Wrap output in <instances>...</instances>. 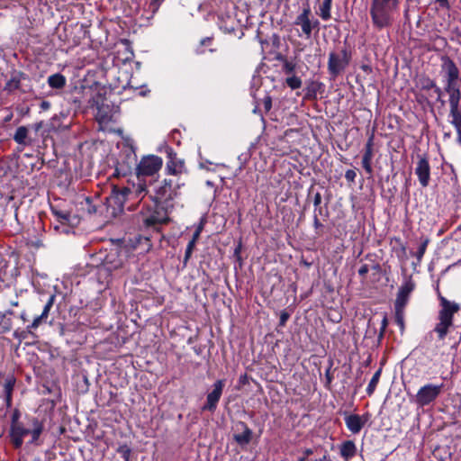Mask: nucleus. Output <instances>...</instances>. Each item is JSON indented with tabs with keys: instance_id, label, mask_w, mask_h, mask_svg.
<instances>
[{
	"instance_id": "f257e3e1",
	"label": "nucleus",
	"mask_w": 461,
	"mask_h": 461,
	"mask_svg": "<svg viewBox=\"0 0 461 461\" xmlns=\"http://www.w3.org/2000/svg\"><path fill=\"white\" fill-rule=\"evenodd\" d=\"M438 298L439 301V310L438 312L437 322L434 327V331L437 333L439 340L445 339L451 329L454 328V316L457 313L461 306L459 303L449 301L444 297L437 289Z\"/></svg>"
},
{
	"instance_id": "f03ea898",
	"label": "nucleus",
	"mask_w": 461,
	"mask_h": 461,
	"mask_svg": "<svg viewBox=\"0 0 461 461\" xmlns=\"http://www.w3.org/2000/svg\"><path fill=\"white\" fill-rule=\"evenodd\" d=\"M162 165V158L155 155L145 156L140 159L136 167V174L139 180L135 186L136 198L142 199L149 193L148 184L142 177L154 176L160 170Z\"/></svg>"
},
{
	"instance_id": "7ed1b4c3",
	"label": "nucleus",
	"mask_w": 461,
	"mask_h": 461,
	"mask_svg": "<svg viewBox=\"0 0 461 461\" xmlns=\"http://www.w3.org/2000/svg\"><path fill=\"white\" fill-rule=\"evenodd\" d=\"M398 5L399 0H373L370 8L373 24L378 29L391 26Z\"/></svg>"
},
{
	"instance_id": "20e7f679",
	"label": "nucleus",
	"mask_w": 461,
	"mask_h": 461,
	"mask_svg": "<svg viewBox=\"0 0 461 461\" xmlns=\"http://www.w3.org/2000/svg\"><path fill=\"white\" fill-rule=\"evenodd\" d=\"M149 185H153L152 190L148 193L150 199L163 208L172 207L171 203L177 195L179 185L173 186L172 180L167 178L156 183L150 181Z\"/></svg>"
},
{
	"instance_id": "39448f33",
	"label": "nucleus",
	"mask_w": 461,
	"mask_h": 461,
	"mask_svg": "<svg viewBox=\"0 0 461 461\" xmlns=\"http://www.w3.org/2000/svg\"><path fill=\"white\" fill-rule=\"evenodd\" d=\"M444 384H426L421 386L414 396V402L419 407L428 406L433 403L442 393Z\"/></svg>"
},
{
	"instance_id": "423d86ee",
	"label": "nucleus",
	"mask_w": 461,
	"mask_h": 461,
	"mask_svg": "<svg viewBox=\"0 0 461 461\" xmlns=\"http://www.w3.org/2000/svg\"><path fill=\"white\" fill-rule=\"evenodd\" d=\"M350 60V53L346 49L332 51L329 55L328 70L330 74L336 77L342 73Z\"/></svg>"
},
{
	"instance_id": "0eeeda50",
	"label": "nucleus",
	"mask_w": 461,
	"mask_h": 461,
	"mask_svg": "<svg viewBox=\"0 0 461 461\" xmlns=\"http://www.w3.org/2000/svg\"><path fill=\"white\" fill-rule=\"evenodd\" d=\"M165 173L168 176H180L187 173L185 159L179 158L172 150L167 152V160L166 162Z\"/></svg>"
},
{
	"instance_id": "6e6552de",
	"label": "nucleus",
	"mask_w": 461,
	"mask_h": 461,
	"mask_svg": "<svg viewBox=\"0 0 461 461\" xmlns=\"http://www.w3.org/2000/svg\"><path fill=\"white\" fill-rule=\"evenodd\" d=\"M311 9L309 5H306L294 21V24L301 26L303 33L307 39L311 37L312 30L319 25L318 20L311 19Z\"/></svg>"
},
{
	"instance_id": "1a4fd4ad",
	"label": "nucleus",
	"mask_w": 461,
	"mask_h": 461,
	"mask_svg": "<svg viewBox=\"0 0 461 461\" xmlns=\"http://www.w3.org/2000/svg\"><path fill=\"white\" fill-rule=\"evenodd\" d=\"M441 68L446 79V86H458L460 73L456 63L450 58L443 57Z\"/></svg>"
},
{
	"instance_id": "9d476101",
	"label": "nucleus",
	"mask_w": 461,
	"mask_h": 461,
	"mask_svg": "<svg viewBox=\"0 0 461 461\" xmlns=\"http://www.w3.org/2000/svg\"><path fill=\"white\" fill-rule=\"evenodd\" d=\"M415 174L422 187H427L430 180V166L427 156L419 155L415 167Z\"/></svg>"
},
{
	"instance_id": "9b49d317",
	"label": "nucleus",
	"mask_w": 461,
	"mask_h": 461,
	"mask_svg": "<svg viewBox=\"0 0 461 461\" xmlns=\"http://www.w3.org/2000/svg\"><path fill=\"white\" fill-rule=\"evenodd\" d=\"M224 384V380H217L213 384V390L208 393L206 403L202 408L203 411H209L213 412L216 410L218 402L220 401L222 393Z\"/></svg>"
},
{
	"instance_id": "f8f14e48",
	"label": "nucleus",
	"mask_w": 461,
	"mask_h": 461,
	"mask_svg": "<svg viewBox=\"0 0 461 461\" xmlns=\"http://www.w3.org/2000/svg\"><path fill=\"white\" fill-rule=\"evenodd\" d=\"M345 424L348 429L353 434H358L368 420V415L345 413Z\"/></svg>"
},
{
	"instance_id": "ddd939ff",
	"label": "nucleus",
	"mask_w": 461,
	"mask_h": 461,
	"mask_svg": "<svg viewBox=\"0 0 461 461\" xmlns=\"http://www.w3.org/2000/svg\"><path fill=\"white\" fill-rule=\"evenodd\" d=\"M414 289V284L411 281L404 283L398 291L397 297L394 303L395 309L404 311V308L409 301L410 294Z\"/></svg>"
},
{
	"instance_id": "4468645a",
	"label": "nucleus",
	"mask_w": 461,
	"mask_h": 461,
	"mask_svg": "<svg viewBox=\"0 0 461 461\" xmlns=\"http://www.w3.org/2000/svg\"><path fill=\"white\" fill-rule=\"evenodd\" d=\"M55 298H56L55 294H51L49 297L41 314L37 316L36 318H34L32 324L27 327V330L29 332H31L32 330H36L41 323L47 321L50 311L54 304Z\"/></svg>"
},
{
	"instance_id": "2eb2a0df",
	"label": "nucleus",
	"mask_w": 461,
	"mask_h": 461,
	"mask_svg": "<svg viewBox=\"0 0 461 461\" xmlns=\"http://www.w3.org/2000/svg\"><path fill=\"white\" fill-rule=\"evenodd\" d=\"M30 433L21 423L14 421L11 427V439L15 447L23 445V438Z\"/></svg>"
},
{
	"instance_id": "dca6fc26",
	"label": "nucleus",
	"mask_w": 461,
	"mask_h": 461,
	"mask_svg": "<svg viewBox=\"0 0 461 461\" xmlns=\"http://www.w3.org/2000/svg\"><path fill=\"white\" fill-rule=\"evenodd\" d=\"M445 91L449 95V113L459 110V102L461 99L459 86H445Z\"/></svg>"
},
{
	"instance_id": "f3484780",
	"label": "nucleus",
	"mask_w": 461,
	"mask_h": 461,
	"mask_svg": "<svg viewBox=\"0 0 461 461\" xmlns=\"http://www.w3.org/2000/svg\"><path fill=\"white\" fill-rule=\"evenodd\" d=\"M133 194L136 196L135 189L131 191L128 187L115 186L112 191L111 198L114 201L115 204L122 206L127 197Z\"/></svg>"
},
{
	"instance_id": "a211bd4d",
	"label": "nucleus",
	"mask_w": 461,
	"mask_h": 461,
	"mask_svg": "<svg viewBox=\"0 0 461 461\" xmlns=\"http://www.w3.org/2000/svg\"><path fill=\"white\" fill-rule=\"evenodd\" d=\"M242 428V432L239 434H234L233 438L234 440L241 445H248L252 438V430L243 422L240 424Z\"/></svg>"
},
{
	"instance_id": "6ab92c4d",
	"label": "nucleus",
	"mask_w": 461,
	"mask_h": 461,
	"mask_svg": "<svg viewBox=\"0 0 461 461\" xmlns=\"http://www.w3.org/2000/svg\"><path fill=\"white\" fill-rule=\"evenodd\" d=\"M24 77V74L20 71L12 73L10 79L6 82L5 90L14 92L20 87L21 81Z\"/></svg>"
},
{
	"instance_id": "aec40b11",
	"label": "nucleus",
	"mask_w": 461,
	"mask_h": 461,
	"mask_svg": "<svg viewBox=\"0 0 461 461\" xmlns=\"http://www.w3.org/2000/svg\"><path fill=\"white\" fill-rule=\"evenodd\" d=\"M340 455L345 460H349L357 453L356 444L352 440L343 442L339 447Z\"/></svg>"
},
{
	"instance_id": "412c9836",
	"label": "nucleus",
	"mask_w": 461,
	"mask_h": 461,
	"mask_svg": "<svg viewBox=\"0 0 461 461\" xmlns=\"http://www.w3.org/2000/svg\"><path fill=\"white\" fill-rule=\"evenodd\" d=\"M92 105L95 106L98 110V116L101 121H105L108 119L107 112L105 111V105L104 104V100L101 98L100 95L93 97Z\"/></svg>"
},
{
	"instance_id": "4be33fe9",
	"label": "nucleus",
	"mask_w": 461,
	"mask_h": 461,
	"mask_svg": "<svg viewBox=\"0 0 461 461\" xmlns=\"http://www.w3.org/2000/svg\"><path fill=\"white\" fill-rule=\"evenodd\" d=\"M48 84L52 88L60 89L66 85V78L59 73L53 74L48 77Z\"/></svg>"
},
{
	"instance_id": "5701e85b",
	"label": "nucleus",
	"mask_w": 461,
	"mask_h": 461,
	"mask_svg": "<svg viewBox=\"0 0 461 461\" xmlns=\"http://www.w3.org/2000/svg\"><path fill=\"white\" fill-rule=\"evenodd\" d=\"M374 157L373 149H365V153L362 158V165L366 173L372 174L373 168H372V159Z\"/></svg>"
},
{
	"instance_id": "b1692460",
	"label": "nucleus",
	"mask_w": 461,
	"mask_h": 461,
	"mask_svg": "<svg viewBox=\"0 0 461 461\" xmlns=\"http://www.w3.org/2000/svg\"><path fill=\"white\" fill-rule=\"evenodd\" d=\"M331 0H323L319 8V15L322 20L328 21L330 18Z\"/></svg>"
},
{
	"instance_id": "393cba45",
	"label": "nucleus",
	"mask_w": 461,
	"mask_h": 461,
	"mask_svg": "<svg viewBox=\"0 0 461 461\" xmlns=\"http://www.w3.org/2000/svg\"><path fill=\"white\" fill-rule=\"evenodd\" d=\"M382 369L379 368L373 375L371 381L369 382L366 393L368 395H372L376 388V385L379 382L380 376H381Z\"/></svg>"
},
{
	"instance_id": "a878e982",
	"label": "nucleus",
	"mask_w": 461,
	"mask_h": 461,
	"mask_svg": "<svg viewBox=\"0 0 461 461\" xmlns=\"http://www.w3.org/2000/svg\"><path fill=\"white\" fill-rule=\"evenodd\" d=\"M32 425H33V429L32 430H30L29 434L32 435V442H34L41 436V434L43 430V426H42L41 422H40L37 419L33 420Z\"/></svg>"
},
{
	"instance_id": "bb28decb",
	"label": "nucleus",
	"mask_w": 461,
	"mask_h": 461,
	"mask_svg": "<svg viewBox=\"0 0 461 461\" xmlns=\"http://www.w3.org/2000/svg\"><path fill=\"white\" fill-rule=\"evenodd\" d=\"M28 135V130L25 126H20L17 128L14 140L19 144H24Z\"/></svg>"
},
{
	"instance_id": "cd10ccee",
	"label": "nucleus",
	"mask_w": 461,
	"mask_h": 461,
	"mask_svg": "<svg viewBox=\"0 0 461 461\" xmlns=\"http://www.w3.org/2000/svg\"><path fill=\"white\" fill-rule=\"evenodd\" d=\"M14 384H15V378L13 375H11V376L7 377V379L5 380V385H4L5 393L6 394V400H7L8 403L11 402L12 392L14 390Z\"/></svg>"
},
{
	"instance_id": "c85d7f7f",
	"label": "nucleus",
	"mask_w": 461,
	"mask_h": 461,
	"mask_svg": "<svg viewBox=\"0 0 461 461\" xmlns=\"http://www.w3.org/2000/svg\"><path fill=\"white\" fill-rule=\"evenodd\" d=\"M164 221L157 214H151L142 218V222L146 227H153L158 223H162Z\"/></svg>"
},
{
	"instance_id": "c756f323",
	"label": "nucleus",
	"mask_w": 461,
	"mask_h": 461,
	"mask_svg": "<svg viewBox=\"0 0 461 461\" xmlns=\"http://www.w3.org/2000/svg\"><path fill=\"white\" fill-rule=\"evenodd\" d=\"M450 117L452 118L451 123L456 127L457 131H461V112L460 110L454 111L449 113Z\"/></svg>"
},
{
	"instance_id": "7c9ffc66",
	"label": "nucleus",
	"mask_w": 461,
	"mask_h": 461,
	"mask_svg": "<svg viewBox=\"0 0 461 461\" xmlns=\"http://www.w3.org/2000/svg\"><path fill=\"white\" fill-rule=\"evenodd\" d=\"M53 213L57 216V219L61 223H69L70 222V213L68 212L59 211L56 209H52Z\"/></svg>"
},
{
	"instance_id": "2f4dec72",
	"label": "nucleus",
	"mask_w": 461,
	"mask_h": 461,
	"mask_svg": "<svg viewBox=\"0 0 461 461\" xmlns=\"http://www.w3.org/2000/svg\"><path fill=\"white\" fill-rule=\"evenodd\" d=\"M286 84L292 89H298L302 86V80L296 76H292L286 78Z\"/></svg>"
},
{
	"instance_id": "473e14b6",
	"label": "nucleus",
	"mask_w": 461,
	"mask_h": 461,
	"mask_svg": "<svg viewBox=\"0 0 461 461\" xmlns=\"http://www.w3.org/2000/svg\"><path fill=\"white\" fill-rule=\"evenodd\" d=\"M117 452L122 456L123 461H129L131 456V448L128 446H120L117 449Z\"/></svg>"
},
{
	"instance_id": "72a5a7b5",
	"label": "nucleus",
	"mask_w": 461,
	"mask_h": 461,
	"mask_svg": "<svg viewBox=\"0 0 461 461\" xmlns=\"http://www.w3.org/2000/svg\"><path fill=\"white\" fill-rule=\"evenodd\" d=\"M429 244V240L426 239L423 240V242L420 245V248L418 249V251L416 252V258H418L419 261L421 260V258H423L424 254H425V251H426V249H427V246Z\"/></svg>"
},
{
	"instance_id": "f704fd0d",
	"label": "nucleus",
	"mask_w": 461,
	"mask_h": 461,
	"mask_svg": "<svg viewBox=\"0 0 461 461\" xmlns=\"http://www.w3.org/2000/svg\"><path fill=\"white\" fill-rule=\"evenodd\" d=\"M403 312L400 311V309H395V320L401 328H403Z\"/></svg>"
},
{
	"instance_id": "c9c22d12",
	"label": "nucleus",
	"mask_w": 461,
	"mask_h": 461,
	"mask_svg": "<svg viewBox=\"0 0 461 461\" xmlns=\"http://www.w3.org/2000/svg\"><path fill=\"white\" fill-rule=\"evenodd\" d=\"M295 68V65L292 62H289L287 60L285 61L284 63V70L286 74H291L294 72Z\"/></svg>"
},
{
	"instance_id": "e433bc0d",
	"label": "nucleus",
	"mask_w": 461,
	"mask_h": 461,
	"mask_svg": "<svg viewBox=\"0 0 461 461\" xmlns=\"http://www.w3.org/2000/svg\"><path fill=\"white\" fill-rule=\"evenodd\" d=\"M357 176V173L355 170L353 169H348L346 171L345 173V178L348 181V182H354L355 181V178Z\"/></svg>"
},
{
	"instance_id": "4c0bfd02",
	"label": "nucleus",
	"mask_w": 461,
	"mask_h": 461,
	"mask_svg": "<svg viewBox=\"0 0 461 461\" xmlns=\"http://www.w3.org/2000/svg\"><path fill=\"white\" fill-rule=\"evenodd\" d=\"M263 105L267 112L270 111L272 107V99L270 96L267 95L263 99Z\"/></svg>"
},
{
	"instance_id": "58836bf2",
	"label": "nucleus",
	"mask_w": 461,
	"mask_h": 461,
	"mask_svg": "<svg viewBox=\"0 0 461 461\" xmlns=\"http://www.w3.org/2000/svg\"><path fill=\"white\" fill-rule=\"evenodd\" d=\"M86 204L88 205V208H87V211L88 212L91 214V213H95L96 212V208L95 206L92 205L91 204V200L89 197H86Z\"/></svg>"
},
{
	"instance_id": "ea45409f",
	"label": "nucleus",
	"mask_w": 461,
	"mask_h": 461,
	"mask_svg": "<svg viewBox=\"0 0 461 461\" xmlns=\"http://www.w3.org/2000/svg\"><path fill=\"white\" fill-rule=\"evenodd\" d=\"M369 271V267L367 265H363L359 269H358V274L359 276H361L362 277H365L366 276V274L368 273Z\"/></svg>"
},
{
	"instance_id": "a19ab883",
	"label": "nucleus",
	"mask_w": 461,
	"mask_h": 461,
	"mask_svg": "<svg viewBox=\"0 0 461 461\" xmlns=\"http://www.w3.org/2000/svg\"><path fill=\"white\" fill-rule=\"evenodd\" d=\"M386 327H387V319H386V317H384V319L382 321V327H381L379 338H382L384 336Z\"/></svg>"
},
{
	"instance_id": "79ce46f5",
	"label": "nucleus",
	"mask_w": 461,
	"mask_h": 461,
	"mask_svg": "<svg viewBox=\"0 0 461 461\" xmlns=\"http://www.w3.org/2000/svg\"><path fill=\"white\" fill-rule=\"evenodd\" d=\"M321 203V195L320 193L315 194L313 198V204L315 207L319 206Z\"/></svg>"
},
{
	"instance_id": "37998d69",
	"label": "nucleus",
	"mask_w": 461,
	"mask_h": 461,
	"mask_svg": "<svg viewBox=\"0 0 461 461\" xmlns=\"http://www.w3.org/2000/svg\"><path fill=\"white\" fill-rule=\"evenodd\" d=\"M373 146H374V135H371L366 144V148L365 149H373Z\"/></svg>"
},
{
	"instance_id": "c03bdc74",
	"label": "nucleus",
	"mask_w": 461,
	"mask_h": 461,
	"mask_svg": "<svg viewBox=\"0 0 461 461\" xmlns=\"http://www.w3.org/2000/svg\"><path fill=\"white\" fill-rule=\"evenodd\" d=\"M433 456L435 458L438 459V461H445L443 459V456H441V450L440 449H436L433 453Z\"/></svg>"
},
{
	"instance_id": "a18cd8bd",
	"label": "nucleus",
	"mask_w": 461,
	"mask_h": 461,
	"mask_svg": "<svg viewBox=\"0 0 461 461\" xmlns=\"http://www.w3.org/2000/svg\"><path fill=\"white\" fill-rule=\"evenodd\" d=\"M438 5L443 8H449L448 1L447 0H436Z\"/></svg>"
},
{
	"instance_id": "49530a36",
	"label": "nucleus",
	"mask_w": 461,
	"mask_h": 461,
	"mask_svg": "<svg viewBox=\"0 0 461 461\" xmlns=\"http://www.w3.org/2000/svg\"><path fill=\"white\" fill-rule=\"evenodd\" d=\"M195 241L194 240H190L187 247H186V249H189V250H194V248L195 246Z\"/></svg>"
},
{
	"instance_id": "de8ad7c7",
	"label": "nucleus",
	"mask_w": 461,
	"mask_h": 461,
	"mask_svg": "<svg viewBox=\"0 0 461 461\" xmlns=\"http://www.w3.org/2000/svg\"><path fill=\"white\" fill-rule=\"evenodd\" d=\"M192 252H193L192 250L185 249V261H187L190 258Z\"/></svg>"
},
{
	"instance_id": "09e8293b",
	"label": "nucleus",
	"mask_w": 461,
	"mask_h": 461,
	"mask_svg": "<svg viewBox=\"0 0 461 461\" xmlns=\"http://www.w3.org/2000/svg\"><path fill=\"white\" fill-rule=\"evenodd\" d=\"M429 87H435V88H436V92L438 94V95L441 94V90H440V88L437 87L434 82H432V81H431V82L429 83Z\"/></svg>"
},
{
	"instance_id": "8fccbe9b",
	"label": "nucleus",
	"mask_w": 461,
	"mask_h": 461,
	"mask_svg": "<svg viewBox=\"0 0 461 461\" xmlns=\"http://www.w3.org/2000/svg\"><path fill=\"white\" fill-rule=\"evenodd\" d=\"M41 106L42 109L47 110L50 107V103L44 101V102L41 103Z\"/></svg>"
},
{
	"instance_id": "3c124183",
	"label": "nucleus",
	"mask_w": 461,
	"mask_h": 461,
	"mask_svg": "<svg viewBox=\"0 0 461 461\" xmlns=\"http://www.w3.org/2000/svg\"><path fill=\"white\" fill-rule=\"evenodd\" d=\"M199 237H200V233L194 231L191 240H194L196 242L198 240Z\"/></svg>"
},
{
	"instance_id": "603ef678",
	"label": "nucleus",
	"mask_w": 461,
	"mask_h": 461,
	"mask_svg": "<svg viewBox=\"0 0 461 461\" xmlns=\"http://www.w3.org/2000/svg\"><path fill=\"white\" fill-rule=\"evenodd\" d=\"M203 223H200V224L198 225V227L196 228L195 231L201 234V232H202V230H203Z\"/></svg>"
},
{
	"instance_id": "864d4df0",
	"label": "nucleus",
	"mask_w": 461,
	"mask_h": 461,
	"mask_svg": "<svg viewBox=\"0 0 461 461\" xmlns=\"http://www.w3.org/2000/svg\"><path fill=\"white\" fill-rule=\"evenodd\" d=\"M287 317H288V316H287L286 314H282V316H281V321H282V322H285V321H286Z\"/></svg>"
},
{
	"instance_id": "5fc2aeb1",
	"label": "nucleus",
	"mask_w": 461,
	"mask_h": 461,
	"mask_svg": "<svg viewBox=\"0 0 461 461\" xmlns=\"http://www.w3.org/2000/svg\"><path fill=\"white\" fill-rule=\"evenodd\" d=\"M326 376H327V380H328V382H329V383H330V381H331V377H330V374H329V371H327V373H326Z\"/></svg>"
},
{
	"instance_id": "6e6d98bb",
	"label": "nucleus",
	"mask_w": 461,
	"mask_h": 461,
	"mask_svg": "<svg viewBox=\"0 0 461 461\" xmlns=\"http://www.w3.org/2000/svg\"><path fill=\"white\" fill-rule=\"evenodd\" d=\"M41 126H42V122H39V123H37V124H36V127H35V128H36V131H38L39 129H41Z\"/></svg>"
},
{
	"instance_id": "4d7b16f0",
	"label": "nucleus",
	"mask_w": 461,
	"mask_h": 461,
	"mask_svg": "<svg viewBox=\"0 0 461 461\" xmlns=\"http://www.w3.org/2000/svg\"><path fill=\"white\" fill-rule=\"evenodd\" d=\"M209 41H210V39H208V38H207V39H203V40L201 41V43H202V44H206V42H209Z\"/></svg>"
},
{
	"instance_id": "13d9d810",
	"label": "nucleus",
	"mask_w": 461,
	"mask_h": 461,
	"mask_svg": "<svg viewBox=\"0 0 461 461\" xmlns=\"http://www.w3.org/2000/svg\"><path fill=\"white\" fill-rule=\"evenodd\" d=\"M305 454L309 456V455L312 454V451L311 449H307L305 451Z\"/></svg>"
},
{
	"instance_id": "bf43d9fd",
	"label": "nucleus",
	"mask_w": 461,
	"mask_h": 461,
	"mask_svg": "<svg viewBox=\"0 0 461 461\" xmlns=\"http://www.w3.org/2000/svg\"><path fill=\"white\" fill-rule=\"evenodd\" d=\"M314 223H315V226H319L320 225L319 220L317 218H315Z\"/></svg>"
},
{
	"instance_id": "052dcab7",
	"label": "nucleus",
	"mask_w": 461,
	"mask_h": 461,
	"mask_svg": "<svg viewBox=\"0 0 461 461\" xmlns=\"http://www.w3.org/2000/svg\"><path fill=\"white\" fill-rule=\"evenodd\" d=\"M299 461H307L304 457L299 459Z\"/></svg>"
},
{
	"instance_id": "680f3d73",
	"label": "nucleus",
	"mask_w": 461,
	"mask_h": 461,
	"mask_svg": "<svg viewBox=\"0 0 461 461\" xmlns=\"http://www.w3.org/2000/svg\"><path fill=\"white\" fill-rule=\"evenodd\" d=\"M240 249H235V253H239Z\"/></svg>"
}]
</instances>
